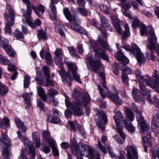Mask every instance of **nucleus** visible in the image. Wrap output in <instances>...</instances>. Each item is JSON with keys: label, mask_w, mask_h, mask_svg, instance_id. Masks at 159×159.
Returning a JSON list of instances; mask_svg holds the SVG:
<instances>
[{"label": "nucleus", "mask_w": 159, "mask_h": 159, "mask_svg": "<svg viewBox=\"0 0 159 159\" xmlns=\"http://www.w3.org/2000/svg\"><path fill=\"white\" fill-rule=\"evenodd\" d=\"M96 55L99 57L101 58L104 60L108 61V57L105 51L100 48H98L94 51Z\"/></svg>", "instance_id": "23"}, {"label": "nucleus", "mask_w": 159, "mask_h": 159, "mask_svg": "<svg viewBox=\"0 0 159 159\" xmlns=\"http://www.w3.org/2000/svg\"><path fill=\"white\" fill-rule=\"evenodd\" d=\"M0 63L5 65L9 66L10 64L9 61L6 57L1 54H0Z\"/></svg>", "instance_id": "41"}, {"label": "nucleus", "mask_w": 159, "mask_h": 159, "mask_svg": "<svg viewBox=\"0 0 159 159\" xmlns=\"http://www.w3.org/2000/svg\"><path fill=\"white\" fill-rule=\"evenodd\" d=\"M70 54L73 57H76L77 56L76 52L74 48L71 47L68 48Z\"/></svg>", "instance_id": "54"}, {"label": "nucleus", "mask_w": 159, "mask_h": 159, "mask_svg": "<svg viewBox=\"0 0 159 159\" xmlns=\"http://www.w3.org/2000/svg\"><path fill=\"white\" fill-rule=\"evenodd\" d=\"M87 66L89 70L95 73H98L99 70H104L103 66L99 60L93 59L91 57H88L85 58Z\"/></svg>", "instance_id": "7"}, {"label": "nucleus", "mask_w": 159, "mask_h": 159, "mask_svg": "<svg viewBox=\"0 0 159 159\" xmlns=\"http://www.w3.org/2000/svg\"><path fill=\"white\" fill-rule=\"evenodd\" d=\"M151 128L153 133L156 135L159 134V114L156 117L154 116L152 119Z\"/></svg>", "instance_id": "17"}, {"label": "nucleus", "mask_w": 159, "mask_h": 159, "mask_svg": "<svg viewBox=\"0 0 159 159\" xmlns=\"http://www.w3.org/2000/svg\"><path fill=\"white\" fill-rule=\"evenodd\" d=\"M78 11L84 16L87 15V11L84 8H80L78 9Z\"/></svg>", "instance_id": "62"}, {"label": "nucleus", "mask_w": 159, "mask_h": 159, "mask_svg": "<svg viewBox=\"0 0 159 159\" xmlns=\"http://www.w3.org/2000/svg\"><path fill=\"white\" fill-rule=\"evenodd\" d=\"M30 83V80L29 77L27 75L24 76V87L26 88H27Z\"/></svg>", "instance_id": "49"}, {"label": "nucleus", "mask_w": 159, "mask_h": 159, "mask_svg": "<svg viewBox=\"0 0 159 159\" xmlns=\"http://www.w3.org/2000/svg\"><path fill=\"white\" fill-rule=\"evenodd\" d=\"M8 88L0 81V95H5L8 92Z\"/></svg>", "instance_id": "36"}, {"label": "nucleus", "mask_w": 159, "mask_h": 159, "mask_svg": "<svg viewBox=\"0 0 159 159\" xmlns=\"http://www.w3.org/2000/svg\"><path fill=\"white\" fill-rule=\"evenodd\" d=\"M95 120L98 126L103 129H105V125L107 122V119L105 113L100 111H98V114L95 116Z\"/></svg>", "instance_id": "12"}, {"label": "nucleus", "mask_w": 159, "mask_h": 159, "mask_svg": "<svg viewBox=\"0 0 159 159\" xmlns=\"http://www.w3.org/2000/svg\"><path fill=\"white\" fill-rule=\"evenodd\" d=\"M116 125V127L119 129L121 128V126L120 124V121H122L124 123L125 122V120H123L124 118L122 114L121 111H119L116 113L115 116L113 117Z\"/></svg>", "instance_id": "21"}, {"label": "nucleus", "mask_w": 159, "mask_h": 159, "mask_svg": "<svg viewBox=\"0 0 159 159\" xmlns=\"http://www.w3.org/2000/svg\"><path fill=\"white\" fill-rule=\"evenodd\" d=\"M7 53L11 56H13L15 53V51L12 49L8 43L3 48Z\"/></svg>", "instance_id": "35"}, {"label": "nucleus", "mask_w": 159, "mask_h": 159, "mask_svg": "<svg viewBox=\"0 0 159 159\" xmlns=\"http://www.w3.org/2000/svg\"><path fill=\"white\" fill-rule=\"evenodd\" d=\"M66 65L69 68V70L71 72L73 75V78L77 82L81 83L80 80V75L76 74L77 68L76 65L71 62L66 61Z\"/></svg>", "instance_id": "15"}, {"label": "nucleus", "mask_w": 159, "mask_h": 159, "mask_svg": "<svg viewBox=\"0 0 159 159\" xmlns=\"http://www.w3.org/2000/svg\"><path fill=\"white\" fill-rule=\"evenodd\" d=\"M152 159H156V156L158 158H159V150L156 151L155 150L154 151L152 152Z\"/></svg>", "instance_id": "61"}, {"label": "nucleus", "mask_w": 159, "mask_h": 159, "mask_svg": "<svg viewBox=\"0 0 159 159\" xmlns=\"http://www.w3.org/2000/svg\"><path fill=\"white\" fill-rule=\"evenodd\" d=\"M10 139L7 134H3L0 138V148H2L3 157L4 159H9L11 155L9 147L11 144Z\"/></svg>", "instance_id": "4"}, {"label": "nucleus", "mask_w": 159, "mask_h": 159, "mask_svg": "<svg viewBox=\"0 0 159 159\" xmlns=\"http://www.w3.org/2000/svg\"><path fill=\"white\" fill-rule=\"evenodd\" d=\"M111 21L114 27L118 33L120 34H123L124 37L125 36L129 37L130 36L129 28L127 24L125 25V31L123 33L122 29L120 26V21L119 19L116 17L113 16L111 19Z\"/></svg>", "instance_id": "10"}, {"label": "nucleus", "mask_w": 159, "mask_h": 159, "mask_svg": "<svg viewBox=\"0 0 159 159\" xmlns=\"http://www.w3.org/2000/svg\"><path fill=\"white\" fill-rule=\"evenodd\" d=\"M101 26L103 27H109L110 26L108 20L105 17L102 16L100 18Z\"/></svg>", "instance_id": "37"}, {"label": "nucleus", "mask_w": 159, "mask_h": 159, "mask_svg": "<svg viewBox=\"0 0 159 159\" xmlns=\"http://www.w3.org/2000/svg\"><path fill=\"white\" fill-rule=\"evenodd\" d=\"M141 71L139 70H136L135 72V74L136 77L140 81L139 87L141 92L144 95H147L149 102L150 103H152V100L151 99V96L149 92H148L145 87L144 84H146L149 86V84L151 83L148 82V80L145 79L143 76L141 75Z\"/></svg>", "instance_id": "5"}, {"label": "nucleus", "mask_w": 159, "mask_h": 159, "mask_svg": "<svg viewBox=\"0 0 159 159\" xmlns=\"http://www.w3.org/2000/svg\"><path fill=\"white\" fill-rule=\"evenodd\" d=\"M63 12L66 17L69 21H75V18L74 16H71L68 8H65L63 10Z\"/></svg>", "instance_id": "33"}, {"label": "nucleus", "mask_w": 159, "mask_h": 159, "mask_svg": "<svg viewBox=\"0 0 159 159\" xmlns=\"http://www.w3.org/2000/svg\"><path fill=\"white\" fill-rule=\"evenodd\" d=\"M133 53L136 56L140 66L144 64L146 61V58L144 55L141 52L140 49L136 45H134L132 48Z\"/></svg>", "instance_id": "13"}, {"label": "nucleus", "mask_w": 159, "mask_h": 159, "mask_svg": "<svg viewBox=\"0 0 159 159\" xmlns=\"http://www.w3.org/2000/svg\"><path fill=\"white\" fill-rule=\"evenodd\" d=\"M121 1L120 4L123 6L125 7L127 9H129L131 7V6L130 4V2L127 0H120Z\"/></svg>", "instance_id": "44"}, {"label": "nucleus", "mask_w": 159, "mask_h": 159, "mask_svg": "<svg viewBox=\"0 0 159 159\" xmlns=\"http://www.w3.org/2000/svg\"><path fill=\"white\" fill-rule=\"evenodd\" d=\"M124 123L125 127L130 133H133L135 129V128L132 125L131 122H128L126 120H125Z\"/></svg>", "instance_id": "32"}, {"label": "nucleus", "mask_w": 159, "mask_h": 159, "mask_svg": "<svg viewBox=\"0 0 159 159\" xmlns=\"http://www.w3.org/2000/svg\"><path fill=\"white\" fill-rule=\"evenodd\" d=\"M116 128L117 129H118V132L119 134H120V136L122 139L123 140L125 141V135L121 130L122 129H123V127H122V126H121V128L119 129L118 128Z\"/></svg>", "instance_id": "59"}, {"label": "nucleus", "mask_w": 159, "mask_h": 159, "mask_svg": "<svg viewBox=\"0 0 159 159\" xmlns=\"http://www.w3.org/2000/svg\"><path fill=\"white\" fill-rule=\"evenodd\" d=\"M54 53L55 55V57H63L62 50L61 49L57 48L54 52Z\"/></svg>", "instance_id": "56"}, {"label": "nucleus", "mask_w": 159, "mask_h": 159, "mask_svg": "<svg viewBox=\"0 0 159 159\" xmlns=\"http://www.w3.org/2000/svg\"><path fill=\"white\" fill-rule=\"evenodd\" d=\"M15 121L17 127L21 129L22 132L23 133L26 132V130L25 127L24 125V124L19 119L17 118H15Z\"/></svg>", "instance_id": "30"}, {"label": "nucleus", "mask_w": 159, "mask_h": 159, "mask_svg": "<svg viewBox=\"0 0 159 159\" xmlns=\"http://www.w3.org/2000/svg\"><path fill=\"white\" fill-rule=\"evenodd\" d=\"M62 57H55V61L56 64L59 66L61 67V69L59 71V73L61 75L62 81L65 84L66 83L69 87H70L71 84V76L69 73H66L64 70L62 68L63 64Z\"/></svg>", "instance_id": "6"}, {"label": "nucleus", "mask_w": 159, "mask_h": 159, "mask_svg": "<svg viewBox=\"0 0 159 159\" xmlns=\"http://www.w3.org/2000/svg\"><path fill=\"white\" fill-rule=\"evenodd\" d=\"M66 25L68 28L72 30H75L76 32H80L83 34H84L86 33L85 31H83V28H81L78 25H72L71 24H67Z\"/></svg>", "instance_id": "24"}, {"label": "nucleus", "mask_w": 159, "mask_h": 159, "mask_svg": "<svg viewBox=\"0 0 159 159\" xmlns=\"http://www.w3.org/2000/svg\"><path fill=\"white\" fill-rule=\"evenodd\" d=\"M8 11V14H6V13H4L5 19L7 20L8 22L6 23L5 31L6 32L10 34L12 33L11 27L14 24L15 12L11 8H9Z\"/></svg>", "instance_id": "11"}, {"label": "nucleus", "mask_w": 159, "mask_h": 159, "mask_svg": "<svg viewBox=\"0 0 159 159\" xmlns=\"http://www.w3.org/2000/svg\"><path fill=\"white\" fill-rule=\"evenodd\" d=\"M72 95L75 100L72 103L68 99H66V105L67 108L71 110L75 115L80 116L83 114V111L81 109V105L83 104L85 107L89 102V96L87 93H84L82 95L80 93L75 89L73 90Z\"/></svg>", "instance_id": "1"}, {"label": "nucleus", "mask_w": 159, "mask_h": 159, "mask_svg": "<svg viewBox=\"0 0 159 159\" xmlns=\"http://www.w3.org/2000/svg\"><path fill=\"white\" fill-rule=\"evenodd\" d=\"M39 55L41 58L46 60L47 63L51 65L53 64V61L51 54L48 52L43 48L39 52Z\"/></svg>", "instance_id": "19"}, {"label": "nucleus", "mask_w": 159, "mask_h": 159, "mask_svg": "<svg viewBox=\"0 0 159 159\" xmlns=\"http://www.w3.org/2000/svg\"><path fill=\"white\" fill-rule=\"evenodd\" d=\"M30 15L29 16H25L26 18L25 22L28 24L32 28H35L36 26H39L41 24V21L39 19H36L34 21V23L33 22V20L31 18ZM23 21L25 22L23 20Z\"/></svg>", "instance_id": "20"}, {"label": "nucleus", "mask_w": 159, "mask_h": 159, "mask_svg": "<svg viewBox=\"0 0 159 159\" xmlns=\"http://www.w3.org/2000/svg\"><path fill=\"white\" fill-rule=\"evenodd\" d=\"M42 134L43 138L46 141L48 139L50 138V133L47 130L43 131L42 133Z\"/></svg>", "instance_id": "53"}, {"label": "nucleus", "mask_w": 159, "mask_h": 159, "mask_svg": "<svg viewBox=\"0 0 159 159\" xmlns=\"http://www.w3.org/2000/svg\"><path fill=\"white\" fill-rule=\"evenodd\" d=\"M23 141H24V145L26 147L29 148L30 146L33 145L31 142L27 137L25 138Z\"/></svg>", "instance_id": "55"}, {"label": "nucleus", "mask_w": 159, "mask_h": 159, "mask_svg": "<svg viewBox=\"0 0 159 159\" xmlns=\"http://www.w3.org/2000/svg\"><path fill=\"white\" fill-rule=\"evenodd\" d=\"M43 70L44 73V76L49 78L50 77V71L48 67L45 66L43 68Z\"/></svg>", "instance_id": "51"}, {"label": "nucleus", "mask_w": 159, "mask_h": 159, "mask_svg": "<svg viewBox=\"0 0 159 159\" xmlns=\"http://www.w3.org/2000/svg\"><path fill=\"white\" fill-rule=\"evenodd\" d=\"M68 123L71 128L75 132L76 131V129L75 127V125L77 127V126L79 125L78 123H76V122H75V123H74L72 121H69Z\"/></svg>", "instance_id": "57"}, {"label": "nucleus", "mask_w": 159, "mask_h": 159, "mask_svg": "<svg viewBox=\"0 0 159 159\" xmlns=\"http://www.w3.org/2000/svg\"><path fill=\"white\" fill-rule=\"evenodd\" d=\"M71 148L73 154L76 157V159H83V155L87 157L93 155V150L90 147L81 143L78 144L75 139L70 141Z\"/></svg>", "instance_id": "3"}, {"label": "nucleus", "mask_w": 159, "mask_h": 159, "mask_svg": "<svg viewBox=\"0 0 159 159\" xmlns=\"http://www.w3.org/2000/svg\"><path fill=\"white\" fill-rule=\"evenodd\" d=\"M32 138L33 142L35 143L36 147H39L41 144L39 134L36 132H34L32 134Z\"/></svg>", "instance_id": "27"}, {"label": "nucleus", "mask_w": 159, "mask_h": 159, "mask_svg": "<svg viewBox=\"0 0 159 159\" xmlns=\"http://www.w3.org/2000/svg\"><path fill=\"white\" fill-rule=\"evenodd\" d=\"M139 126L140 127L142 133L144 135L143 139V141L145 146L150 145L152 139L151 138L149 133L150 127L149 123L147 122L143 123Z\"/></svg>", "instance_id": "8"}, {"label": "nucleus", "mask_w": 159, "mask_h": 159, "mask_svg": "<svg viewBox=\"0 0 159 159\" xmlns=\"http://www.w3.org/2000/svg\"><path fill=\"white\" fill-rule=\"evenodd\" d=\"M98 40L99 42L100 45L103 48L107 49L108 45L106 40L103 39V38L98 36Z\"/></svg>", "instance_id": "40"}, {"label": "nucleus", "mask_w": 159, "mask_h": 159, "mask_svg": "<svg viewBox=\"0 0 159 159\" xmlns=\"http://www.w3.org/2000/svg\"><path fill=\"white\" fill-rule=\"evenodd\" d=\"M132 26L133 28L139 27L140 28L141 34L142 36H148L149 39L148 42L147 43V47L150 50L154 49L155 48V45L152 41L157 40L154 33V30L152 27L146 28V26L137 18L134 19L132 23Z\"/></svg>", "instance_id": "2"}, {"label": "nucleus", "mask_w": 159, "mask_h": 159, "mask_svg": "<svg viewBox=\"0 0 159 159\" xmlns=\"http://www.w3.org/2000/svg\"><path fill=\"white\" fill-rule=\"evenodd\" d=\"M9 120L6 117L4 116L3 119L0 120V127L6 129L9 125Z\"/></svg>", "instance_id": "28"}, {"label": "nucleus", "mask_w": 159, "mask_h": 159, "mask_svg": "<svg viewBox=\"0 0 159 159\" xmlns=\"http://www.w3.org/2000/svg\"><path fill=\"white\" fill-rule=\"evenodd\" d=\"M8 44V41L7 39L0 35V45L2 47L6 46Z\"/></svg>", "instance_id": "47"}, {"label": "nucleus", "mask_w": 159, "mask_h": 159, "mask_svg": "<svg viewBox=\"0 0 159 159\" xmlns=\"http://www.w3.org/2000/svg\"><path fill=\"white\" fill-rule=\"evenodd\" d=\"M48 120L52 123L57 124L60 121V120L57 118H53L52 116H49L48 118Z\"/></svg>", "instance_id": "45"}, {"label": "nucleus", "mask_w": 159, "mask_h": 159, "mask_svg": "<svg viewBox=\"0 0 159 159\" xmlns=\"http://www.w3.org/2000/svg\"><path fill=\"white\" fill-rule=\"evenodd\" d=\"M35 7L37 8L38 11H39V15H37L38 16H40V11L41 13L43 14L45 11V9L44 7L41 4H39L38 6L37 7L35 6Z\"/></svg>", "instance_id": "52"}, {"label": "nucleus", "mask_w": 159, "mask_h": 159, "mask_svg": "<svg viewBox=\"0 0 159 159\" xmlns=\"http://www.w3.org/2000/svg\"><path fill=\"white\" fill-rule=\"evenodd\" d=\"M124 111L126 114L127 118L131 121H133L134 119V114L130 109L127 107H125Z\"/></svg>", "instance_id": "29"}, {"label": "nucleus", "mask_w": 159, "mask_h": 159, "mask_svg": "<svg viewBox=\"0 0 159 159\" xmlns=\"http://www.w3.org/2000/svg\"><path fill=\"white\" fill-rule=\"evenodd\" d=\"M38 37L39 40L45 39H47L45 32L42 30L39 31Z\"/></svg>", "instance_id": "43"}, {"label": "nucleus", "mask_w": 159, "mask_h": 159, "mask_svg": "<svg viewBox=\"0 0 159 159\" xmlns=\"http://www.w3.org/2000/svg\"><path fill=\"white\" fill-rule=\"evenodd\" d=\"M122 13L125 15L127 17L131 19L132 18L131 15L128 13L126 10L123 7L121 9Z\"/></svg>", "instance_id": "60"}, {"label": "nucleus", "mask_w": 159, "mask_h": 159, "mask_svg": "<svg viewBox=\"0 0 159 159\" xmlns=\"http://www.w3.org/2000/svg\"><path fill=\"white\" fill-rule=\"evenodd\" d=\"M50 7L51 10V12L49 13L50 18L52 20H56L57 14L56 6L53 4H50Z\"/></svg>", "instance_id": "26"}, {"label": "nucleus", "mask_w": 159, "mask_h": 159, "mask_svg": "<svg viewBox=\"0 0 159 159\" xmlns=\"http://www.w3.org/2000/svg\"><path fill=\"white\" fill-rule=\"evenodd\" d=\"M121 49L119 50L118 52L116 55V57L119 61H120L125 64H127L129 62L128 58L125 56L122 53Z\"/></svg>", "instance_id": "22"}, {"label": "nucleus", "mask_w": 159, "mask_h": 159, "mask_svg": "<svg viewBox=\"0 0 159 159\" xmlns=\"http://www.w3.org/2000/svg\"><path fill=\"white\" fill-rule=\"evenodd\" d=\"M125 152L123 151L120 152L119 157L116 156V159H125Z\"/></svg>", "instance_id": "64"}, {"label": "nucleus", "mask_w": 159, "mask_h": 159, "mask_svg": "<svg viewBox=\"0 0 159 159\" xmlns=\"http://www.w3.org/2000/svg\"><path fill=\"white\" fill-rule=\"evenodd\" d=\"M31 95L32 93H25L23 95V97L24 99L25 102L28 105H30V98Z\"/></svg>", "instance_id": "38"}, {"label": "nucleus", "mask_w": 159, "mask_h": 159, "mask_svg": "<svg viewBox=\"0 0 159 159\" xmlns=\"http://www.w3.org/2000/svg\"><path fill=\"white\" fill-rule=\"evenodd\" d=\"M118 68L127 74H130L131 72V70L130 68L123 64L118 65Z\"/></svg>", "instance_id": "34"}, {"label": "nucleus", "mask_w": 159, "mask_h": 159, "mask_svg": "<svg viewBox=\"0 0 159 159\" xmlns=\"http://www.w3.org/2000/svg\"><path fill=\"white\" fill-rule=\"evenodd\" d=\"M42 151L46 154L49 153L50 150L49 147L46 146H43L41 149Z\"/></svg>", "instance_id": "63"}, {"label": "nucleus", "mask_w": 159, "mask_h": 159, "mask_svg": "<svg viewBox=\"0 0 159 159\" xmlns=\"http://www.w3.org/2000/svg\"><path fill=\"white\" fill-rule=\"evenodd\" d=\"M38 69H36V74L37 77L35 80L37 81L38 84L43 86H48V84L52 86H56L57 85V82L52 80H50L49 78H47L44 76L42 75V72L40 70H38Z\"/></svg>", "instance_id": "9"}, {"label": "nucleus", "mask_w": 159, "mask_h": 159, "mask_svg": "<svg viewBox=\"0 0 159 159\" xmlns=\"http://www.w3.org/2000/svg\"><path fill=\"white\" fill-rule=\"evenodd\" d=\"M152 77L153 78H154V79H152L150 78L149 79L148 82L151 83L154 81L155 82V80H156L157 81H159V74L158 71L156 70H155L154 72L152 74Z\"/></svg>", "instance_id": "39"}, {"label": "nucleus", "mask_w": 159, "mask_h": 159, "mask_svg": "<svg viewBox=\"0 0 159 159\" xmlns=\"http://www.w3.org/2000/svg\"><path fill=\"white\" fill-rule=\"evenodd\" d=\"M58 94V91L54 89H48L47 91V95L50 97L54 96Z\"/></svg>", "instance_id": "42"}, {"label": "nucleus", "mask_w": 159, "mask_h": 159, "mask_svg": "<svg viewBox=\"0 0 159 159\" xmlns=\"http://www.w3.org/2000/svg\"><path fill=\"white\" fill-rule=\"evenodd\" d=\"M38 93L42 99L44 101L47 100V98L46 95L44 90L41 87H39L37 88Z\"/></svg>", "instance_id": "31"}, {"label": "nucleus", "mask_w": 159, "mask_h": 159, "mask_svg": "<svg viewBox=\"0 0 159 159\" xmlns=\"http://www.w3.org/2000/svg\"><path fill=\"white\" fill-rule=\"evenodd\" d=\"M23 2L26 4L27 9L26 11L24 9H21V12L24 16H29L31 14L32 11V9H33L37 15H39V11L37 8L35 7V6L32 5L29 0H23Z\"/></svg>", "instance_id": "14"}, {"label": "nucleus", "mask_w": 159, "mask_h": 159, "mask_svg": "<svg viewBox=\"0 0 159 159\" xmlns=\"http://www.w3.org/2000/svg\"><path fill=\"white\" fill-rule=\"evenodd\" d=\"M14 36L17 39H20L23 38V35L22 33L16 29L14 33Z\"/></svg>", "instance_id": "48"}, {"label": "nucleus", "mask_w": 159, "mask_h": 159, "mask_svg": "<svg viewBox=\"0 0 159 159\" xmlns=\"http://www.w3.org/2000/svg\"><path fill=\"white\" fill-rule=\"evenodd\" d=\"M125 149L127 151V158L128 159H133L132 154L134 156V158L138 159L137 148L134 145L128 146L125 148Z\"/></svg>", "instance_id": "18"}, {"label": "nucleus", "mask_w": 159, "mask_h": 159, "mask_svg": "<svg viewBox=\"0 0 159 159\" xmlns=\"http://www.w3.org/2000/svg\"><path fill=\"white\" fill-rule=\"evenodd\" d=\"M99 75L101 77L102 79V86L104 88L103 89L99 86H98V89L99 90V93L101 95L102 97L103 98H105V95H106L107 96V94H110V93L108 91V89L107 88L106 84V80L105 76L104 74L103 73H99Z\"/></svg>", "instance_id": "16"}, {"label": "nucleus", "mask_w": 159, "mask_h": 159, "mask_svg": "<svg viewBox=\"0 0 159 159\" xmlns=\"http://www.w3.org/2000/svg\"><path fill=\"white\" fill-rule=\"evenodd\" d=\"M122 79L124 84H128L129 81L128 77L126 75L124 74L123 73H122Z\"/></svg>", "instance_id": "58"}, {"label": "nucleus", "mask_w": 159, "mask_h": 159, "mask_svg": "<svg viewBox=\"0 0 159 159\" xmlns=\"http://www.w3.org/2000/svg\"><path fill=\"white\" fill-rule=\"evenodd\" d=\"M138 92V90L135 88H134L133 89V92L132 96L133 98L136 101H139V97L138 96L137 94Z\"/></svg>", "instance_id": "46"}, {"label": "nucleus", "mask_w": 159, "mask_h": 159, "mask_svg": "<svg viewBox=\"0 0 159 159\" xmlns=\"http://www.w3.org/2000/svg\"><path fill=\"white\" fill-rule=\"evenodd\" d=\"M136 119L138 125L143 123L146 122V121L144 120L143 117L141 115H137L136 116Z\"/></svg>", "instance_id": "50"}, {"label": "nucleus", "mask_w": 159, "mask_h": 159, "mask_svg": "<svg viewBox=\"0 0 159 159\" xmlns=\"http://www.w3.org/2000/svg\"><path fill=\"white\" fill-rule=\"evenodd\" d=\"M107 97L115 103L118 105L121 104V100L117 94L110 93V94H107Z\"/></svg>", "instance_id": "25"}]
</instances>
